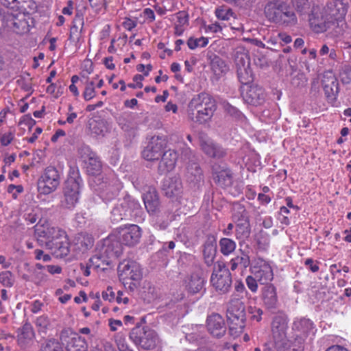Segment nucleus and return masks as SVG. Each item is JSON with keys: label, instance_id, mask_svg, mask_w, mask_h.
<instances>
[{"label": "nucleus", "instance_id": "obj_1", "mask_svg": "<svg viewBox=\"0 0 351 351\" xmlns=\"http://www.w3.org/2000/svg\"><path fill=\"white\" fill-rule=\"evenodd\" d=\"M217 104L213 97L206 93L195 95L187 106L189 119L198 124L209 122L215 110Z\"/></svg>", "mask_w": 351, "mask_h": 351}, {"label": "nucleus", "instance_id": "obj_2", "mask_svg": "<svg viewBox=\"0 0 351 351\" xmlns=\"http://www.w3.org/2000/svg\"><path fill=\"white\" fill-rule=\"evenodd\" d=\"M143 215V210L138 201L128 195L114 206L110 219L112 222L118 223L124 219H142Z\"/></svg>", "mask_w": 351, "mask_h": 351}, {"label": "nucleus", "instance_id": "obj_3", "mask_svg": "<svg viewBox=\"0 0 351 351\" xmlns=\"http://www.w3.org/2000/svg\"><path fill=\"white\" fill-rule=\"evenodd\" d=\"M226 316L231 334L235 335L241 334L245 326V307L244 303L234 295L229 302Z\"/></svg>", "mask_w": 351, "mask_h": 351}, {"label": "nucleus", "instance_id": "obj_4", "mask_svg": "<svg viewBox=\"0 0 351 351\" xmlns=\"http://www.w3.org/2000/svg\"><path fill=\"white\" fill-rule=\"evenodd\" d=\"M234 62L239 82L247 85L254 80V75L250 67L248 51L242 46L237 47L234 51Z\"/></svg>", "mask_w": 351, "mask_h": 351}, {"label": "nucleus", "instance_id": "obj_5", "mask_svg": "<svg viewBox=\"0 0 351 351\" xmlns=\"http://www.w3.org/2000/svg\"><path fill=\"white\" fill-rule=\"evenodd\" d=\"M130 339L135 345L146 350H153L160 343L158 334L148 327L134 328L130 332Z\"/></svg>", "mask_w": 351, "mask_h": 351}, {"label": "nucleus", "instance_id": "obj_6", "mask_svg": "<svg viewBox=\"0 0 351 351\" xmlns=\"http://www.w3.org/2000/svg\"><path fill=\"white\" fill-rule=\"evenodd\" d=\"M65 232L62 228L48 223H37L34 226V237L38 245L49 248L60 236Z\"/></svg>", "mask_w": 351, "mask_h": 351}, {"label": "nucleus", "instance_id": "obj_7", "mask_svg": "<svg viewBox=\"0 0 351 351\" xmlns=\"http://www.w3.org/2000/svg\"><path fill=\"white\" fill-rule=\"evenodd\" d=\"M119 279L125 288L134 291L138 286V282L142 278L141 269L135 262L121 263L119 267Z\"/></svg>", "mask_w": 351, "mask_h": 351}, {"label": "nucleus", "instance_id": "obj_8", "mask_svg": "<svg viewBox=\"0 0 351 351\" xmlns=\"http://www.w3.org/2000/svg\"><path fill=\"white\" fill-rule=\"evenodd\" d=\"M210 283L219 294H225L230 291L232 285L231 274L224 264L218 263L215 267Z\"/></svg>", "mask_w": 351, "mask_h": 351}, {"label": "nucleus", "instance_id": "obj_9", "mask_svg": "<svg viewBox=\"0 0 351 351\" xmlns=\"http://www.w3.org/2000/svg\"><path fill=\"white\" fill-rule=\"evenodd\" d=\"M80 191V178L69 177L64 183V196L61 200V206L66 209H73L79 200Z\"/></svg>", "mask_w": 351, "mask_h": 351}, {"label": "nucleus", "instance_id": "obj_10", "mask_svg": "<svg viewBox=\"0 0 351 351\" xmlns=\"http://www.w3.org/2000/svg\"><path fill=\"white\" fill-rule=\"evenodd\" d=\"M288 317L280 312L274 316L271 323L272 338L276 346L286 344L287 341Z\"/></svg>", "mask_w": 351, "mask_h": 351}, {"label": "nucleus", "instance_id": "obj_11", "mask_svg": "<svg viewBox=\"0 0 351 351\" xmlns=\"http://www.w3.org/2000/svg\"><path fill=\"white\" fill-rule=\"evenodd\" d=\"M60 182L58 171L53 167L45 169L38 182V190L41 193L49 194L54 191Z\"/></svg>", "mask_w": 351, "mask_h": 351}, {"label": "nucleus", "instance_id": "obj_12", "mask_svg": "<svg viewBox=\"0 0 351 351\" xmlns=\"http://www.w3.org/2000/svg\"><path fill=\"white\" fill-rule=\"evenodd\" d=\"M251 274L261 285H270L274 279V271L270 263L262 258L254 261L250 268Z\"/></svg>", "mask_w": 351, "mask_h": 351}, {"label": "nucleus", "instance_id": "obj_13", "mask_svg": "<svg viewBox=\"0 0 351 351\" xmlns=\"http://www.w3.org/2000/svg\"><path fill=\"white\" fill-rule=\"evenodd\" d=\"M206 280L203 271L199 267H195L191 274L186 276L184 280V286L188 293L196 294L204 291Z\"/></svg>", "mask_w": 351, "mask_h": 351}, {"label": "nucleus", "instance_id": "obj_14", "mask_svg": "<svg viewBox=\"0 0 351 351\" xmlns=\"http://www.w3.org/2000/svg\"><path fill=\"white\" fill-rule=\"evenodd\" d=\"M319 5L314 7L308 16V21L311 29L316 33L326 31L328 27L330 18Z\"/></svg>", "mask_w": 351, "mask_h": 351}, {"label": "nucleus", "instance_id": "obj_15", "mask_svg": "<svg viewBox=\"0 0 351 351\" xmlns=\"http://www.w3.org/2000/svg\"><path fill=\"white\" fill-rule=\"evenodd\" d=\"M322 85L327 100L333 103L336 101L339 93V82L334 73L328 71L323 73Z\"/></svg>", "mask_w": 351, "mask_h": 351}, {"label": "nucleus", "instance_id": "obj_16", "mask_svg": "<svg viewBox=\"0 0 351 351\" xmlns=\"http://www.w3.org/2000/svg\"><path fill=\"white\" fill-rule=\"evenodd\" d=\"M102 180L100 189L102 191V195L108 199H111L118 195L121 189V184L113 172H110L105 178H99Z\"/></svg>", "mask_w": 351, "mask_h": 351}, {"label": "nucleus", "instance_id": "obj_17", "mask_svg": "<svg viewBox=\"0 0 351 351\" xmlns=\"http://www.w3.org/2000/svg\"><path fill=\"white\" fill-rule=\"evenodd\" d=\"M199 141L200 147L207 156L215 159H221L226 156V149L211 138L202 136H200Z\"/></svg>", "mask_w": 351, "mask_h": 351}, {"label": "nucleus", "instance_id": "obj_18", "mask_svg": "<svg viewBox=\"0 0 351 351\" xmlns=\"http://www.w3.org/2000/svg\"><path fill=\"white\" fill-rule=\"evenodd\" d=\"M165 140L159 136H152L142 152L143 157L147 160H158L163 153Z\"/></svg>", "mask_w": 351, "mask_h": 351}, {"label": "nucleus", "instance_id": "obj_19", "mask_svg": "<svg viewBox=\"0 0 351 351\" xmlns=\"http://www.w3.org/2000/svg\"><path fill=\"white\" fill-rule=\"evenodd\" d=\"M36 334L32 324L27 322L16 330V342L22 349L31 347L35 341Z\"/></svg>", "mask_w": 351, "mask_h": 351}, {"label": "nucleus", "instance_id": "obj_20", "mask_svg": "<svg viewBox=\"0 0 351 351\" xmlns=\"http://www.w3.org/2000/svg\"><path fill=\"white\" fill-rule=\"evenodd\" d=\"M261 300L263 306L268 311H273L278 308L279 305L277 289L273 285H267L261 288Z\"/></svg>", "mask_w": 351, "mask_h": 351}, {"label": "nucleus", "instance_id": "obj_21", "mask_svg": "<svg viewBox=\"0 0 351 351\" xmlns=\"http://www.w3.org/2000/svg\"><path fill=\"white\" fill-rule=\"evenodd\" d=\"M241 95L245 103L253 106L262 104L265 99L263 88L257 85L247 86L243 88Z\"/></svg>", "mask_w": 351, "mask_h": 351}, {"label": "nucleus", "instance_id": "obj_22", "mask_svg": "<svg viewBox=\"0 0 351 351\" xmlns=\"http://www.w3.org/2000/svg\"><path fill=\"white\" fill-rule=\"evenodd\" d=\"M61 340L66 351H87L88 350L86 341L77 333L62 334Z\"/></svg>", "mask_w": 351, "mask_h": 351}, {"label": "nucleus", "instance_id": "obj_23", "mask_svg": "<svg viewBox=\"0 0 351 351\" xmlns=\"http://www.w3.org/2000/svg\"><path fill=\"white\" fill-rule=\"evenodd\" d=\"M119 238L124 245L133 246L141 237V230L137 225H130L119 232Z\"/></svg>", "mask_w": 351, "mask_h": 351}, {"label": "nucleus", "instance_id": "obj_24", "mask_svg": "<svg viewBox=\"0 0 351 351\" xmlns=\"http://www.w3.org/2000/svg\"><path fill=\"white\" fill-rule=\"evenodd\" d=\"M285 3L282 0H273L268 2L265 8L266 18L270 22L278 25L280 19H282V12L285 8Z\"/></svg>", "mask_w": 351, "mask_h": 351}, {"label": "nucleus", "instance_id": "obj_25", "mask_svg": "<svg viewBox=\"0 0 351 351\" xmlns=\"http://www.w3.org/2000/svg\"><path fill=\"white\" fill-rule=\"evenodd\" d=\"M162 188L165 195L169 197H177L182 193V184L178 176L166 178Z\"/></svg>", "mask_w": 351, "mask_h": 351}, {"label": "nucleus", "instance_id": "obj_26", "mask_svg": "<svg viewBox=\"0 0 351 351\" xmlns=\"http://www.w3.org/2000/svg\"><path fill=\"white\" fill-rule=\"evenodd\" d=\"M123 245L124 244L119 239V234H111L104 241V253L110 257L117 258L123 252Z\"/></svg>", "mask_w": 351, "mask_h": 351}, {"label": "nucleus", "instance_id": "obj_27", "mask_svg": "<svg viewBox=\"0 0 351 351\" xmlns=\"http://www.w3.org/2000/svg\"><path fill=\"white\" fill-rule=\"evenodd\" d=\"M207 328L210 333L216 337H221L226 332L225 322L219 314H213L207 318Z\"/></svg>", "mask_w": 351, "mask_h": 351}, {"label": "nucleus", "instance_id": "obj_28", "mask_svg": "<svg viewBox=\"0 0 351 351\" xmlns=\"http://www.w3.org/2000/svg\"><path fill=\"white\" fill-rule=\"evenodd\" d=\"M143 199L145 207L149 214H156L159 211L160 203L155 188L149 187L148 190L143 194Z\"/></svg>", "mask_w": 351, "mask_h": 351}, {"label": "nucleus", "instance_id": "obj_29", "mask_svg": "<svg viewBox=\"0 0 351 351\" xmlns=\"http://www.w3.org/2000/svg\"><path fill=\"white\" fill-rule=\"evenodd\" d=\"M48 250L57 258H63L66 256L70 252V243L66 232L63 237L60 236Z\"/></svg>", "mask_w": 351, "mask_h": 351}, {"label": "nucleus", "instance_id": "obj_30", "mask_svg": "<svg viewBox=\"0 0 351 351\" xmlns=\"http://www.w3.org/2000/svg\"><path fill=\"white\" fill-rule=\"evenodd\" d=\"M348 7L342 0H333L327 4L326 12H328L330 19L341 21L347 13Z\"/></svg>", "mask_w": 351, "mask_h": 351}, {"label": "nucleus", "instance_id": "obj_31", "mask_svg": "<svg viewBox=\"0 0 351 351\" xmlns=\"http://www.w3.org/2000/svg\"><path fill=\"white\" fill-rule=\"evenodd\" d=\"M177 159L178 154L173 149L163 152L158 165L159 173L162 174L173 170L176 166Z\"/></svg>", "mask_w": 351, "mask_h": 351}, {"label": "nucleus", "instance_id": "obj_32", "mask_svg": "<svg viewBox=\"0 0 351 351\" xmlns=\"http://www.w3.org/2000/svg\"><path fill=\"white\" fill-rule=\"evenodd\" d=\"M218 167H213V180L221 187H228L232 184V174L229 169H218Z\"/></svg>", "mask_w": 351, "mask_h": 351}, {"label": "nucleus", "instance_id": "obj_33", "mask_svg": "<svg viewBox=\"0 0 351 351\" xmlns=\"http://www.w3.org/2000/svg\"><path fill=\"white\" fill-rule=\"evenodd\" d=\"M291 4L295 13L300 16H309L314 7H317L313 0H291Z\"/></svg>", "mask_w": 351, "mask_h": 351}, {"label": "nucleus", "instance_id": "obj_34", "mask_svg": "<svg viewBox=\"0 0 351 351\" xmlns=\"http://www.w3.org/2000/svg\"><path fill=\"white\" fill-rule=\"evenodd\" d=\"M185 176L187 182L193 184H196L203 180L202 171L196 162L188 164Z\"/></svg>", "mask_w": 351, "mask_h": 351}, {"label": "nucleus", "instance_id": "obj_35", "mask_svg": "<svg viewBox=\"0 0 351 351\" xmlns=\"http://www.w3.org/2000/svg\"><path fill=\"white\" fill-rule=\"evenodd\" d=\"M281 18L282 19H280L278 25L286 27H294L298 22L295 12L291 9L287 2L282 10Z\"/></svg>", "mask_w": 351, "mask_h": 351}, {"label": "nucleus", "instance_id": "obj_36", "mask_svg": "<svg viewBox=\"0 0 351 351\" xmlns=\"http://www.w3.org/2000/svg\"><path fill=\"white\" fill-rule=\"evenodd\" d=\"M241 255L232 258L229 263L230 269L235 271L238 268L245 269L250 265V258L248 252L241 250Z\"/></svg>", "mask_w": 351, "mask_h": 351}, {"label": "nucleus", "instance_id": "obj_37", "mask_svg": "<svg viewBox=\"0 0 351 351\" xmlns=\"http://www.w3.org/2000/svg\"><path fill=\"white\" fill-rule=\"evenodd\" d=\"M293 328L304 336H308L311 333H314L313 323L310 319L306 318L295 321Z\"/></svg>", "mask_w": 351, "mask_h": 351}, {"label": "nucleus", "instance_id": "obj_38", "mask_svg": "<svg viewBox=\"0 0 351 351\" xmlns=\"http://www.w3.org/2000/svg\"><path fill=\"white\" fill-rule=\"evenodd\" d=\"M110 258L108 254H102L101 252H97L88 261L90 266H93L95 269H100L104 270L106 267L109 265Z\"/></svg>", "mask_w": 351, "mask_h": 351}, {"label": "nucleus", "instance_id": "obj_39", "mask_svg": "<svg viewBox=\"0 0 351 351\" xmlns=\"http://www.w3.org/2000/svg\"><path fill=\"white\" fill-rule=\"evenodd\" d=\"M90 130L95 136H104L108 132L106 122L104 120H93L90 123Z\"/></svg>", "mask_w": 351, "mask_h": 351}, {"label": "nucleus", "instance_id": "obj_40", "mask_svg": "<svg viewBox=\"0 0 351 351\" xmlns=\"http://www.w3.org/2000/svg\"><path fill=\"white\" fill-rule=\"evenodd\" d=\"M217 253L216 245L212 242L206 243L204 245L203 255L205 263L210 266L215 258Z\"/></svg>", "mask_w": 351, "mask_h": 351}, {"label": "nucleus", "instance_id": "obj_41", "mask_svg": "<svg viewBox=\"0 0 351 351\" xmlns=\"http://www.w3.org/2000/svg\"><path fill=\"white\" fill-rule=\"evenodd\" d=\"M219 251L223 256H229L234 252L236 243L229 238H221L219 241Z\"/></svg>", "mask_w": 351, "mask_h": 351}, {"label": "nucleus", "instance_id": "obj_42", "mask_svg": "<svg viewBox=\"0 0 351 351\" xmlns=\"http://www.w3.org/2000/svg\"><path fill=\"white\" fill-rule=\"evenodd\" d=\"M77 244L80 245L79 249L82 251H86L92 247L94 243V239L92 235L87 233L79 234L77 237Z\"/></svg>", "mask_w": 351, "mask_h": 351}, {"label": "nucleus", "instance_id": "obj_43", "mask_svg": "<svg viewBox=\"0 0 351 351\" xmlns=\"http://www.w3.org/2000/svg\"><path fill=\"white\" fill-rule=\"evenodd\" d=\"M85 162L87 163L86 169L89 174L95 176L99 173L101 169V162L96 154Z\"/></svg>", "mask_w": 351, "mask_h": 351}, {"label": "nucleus", "instance_id": "obj_44", "mask_svg": "<svg viewBox=\"0 0 351 351\" xmlns=\"http://www.w3.org/2000/svg\"><path fill=\"white\" fill-rule=\"evenodd\" d=\"M242 222L236 226V236L237 239H244L249 237L250 233V224L244 216L242 215Z\"/></svg>", "mask_w": 351, "mask_h": 351}, {"label": "nucleus", "instance_id": "obj_45", "mask_svg": "<svg viewBox=\"0 0 351 351\" xmlns=\"http://www.w3.org/2000/svg\"><path fill=\"white\" fill-rule=\"evenodd\" d=\"M211 68L215 75H220L228 71V67L226 62L219 58H215L211 62Z\"/></svg>", "mask_w": 351, "mask_h": 351}, {"label": "nucleus", "instance_id": "obj_46", "mask_svg": "<svg viewBox=\"0 0 351 351\" xmlns=\"http://www.w3.org/2000/svg\"><path fill=\"white\" fill-rule=\"evenodd\" d=\"M12 25L14 32H15L16 34H22L29 31V26L25 19H14L12 20Z\"/></svg>", "mask_w": 351, "mask_h": 351}, {"label": "nucleus", "instance_id": "obj_47", "mask_svg": "<svg viewBox=\"0 0 351 351\" xmlns=\"http://www.w3.org/2000/svg\"><path fill=\"white\" fill-rule=\"evenodd\" d=\"M45 267L40 263L36 265V269L34 272V282L37 285L47 281V276L45 273Z\"/></svg>", "mask_w": 351, "mask_h": 351}, {"label": "nucleus", "instance_id": "obj_48", "mask_svg": "<svg viewBox=\"0 0 351 351\" xmlns=\"http://www.w3.org/2000/svg\"><path fill=\"white\" fill-rule=\"evenodd\" d=\"M35 325L39 333H46L50 326V320L46 315H41L36 318Z\"/></svg>", "mask_w": 351, "mask_h": 351}, {"label": "nucleus", "instance_id": "obj_49", "mask_svg": "<svg viewBox=\"0 0 351 351\" xmlns=\"http://www.w3.org/2000/svg\"><path fill=\"white\" fill-rule=\"evenodd\" d=\"M215 15L220 20L228 21L231 17H233L234 12L231 8L223 5L216 9Z\"/></svg>", "mask_w": 351, "mask_h": 351}, {"label": "nucleus", "instance_id": "obj_50", "mask_svg": "<svg viewBox=\"0 0 351 351\" xmlns=\"http://www.w3.org/2000/svg\"><path fill=\"white\" fill-rule=\"evenodd\" d=\"M40 351H64L62 345L56 340L52 339L46 341L42 344Z\"/></svg>", "mask_w": 351, "mask_h": 351}, {"label": "nucleus", "instance_id": "obj_51", "mask_svg": "<svg viewBox=\"0 0 351 351\" xmlns=\"http://www.w3.org/2000/svg\"><path fill=\"white\" fill-rule=\"evenodd\" d=\"M95 82L93 80L89 81L87 80L85 83V89L83 93L84 99L86 101H89L96 95V92L95 90Z\"/></svg>", "mask_w": 351, "mask_h": 351}, {"label": "nucleus", "instance_id": "obj_52", "mask_svg": "<svg viewBox=\"0 0 351 351\" xmlns=\"http://www.w3.org/2000/svg\"><path fill=\"white\" fill-rule=\"evenodd\" d=\"M14 282L13 274L10 271L0 272V283L6 287H11Z\"/></svg>", "mask_w": 351, "mask_h": 351}, {"label": "nucleus", "instance_id": "obj_53", "mask_svg": "<svg viewBox=\"0 0 351 351\" xmlns=\"http://www.w3.org/2000/svg\"><path fill=\"white\" fill-rule=\"evenodd\" d=\"M208 43V39L205 37H201L199 38H193V37H191L187 40V45L189 49L193 50L195 48L200 47H206Z\"/></svg>", "mask_w": 351, "mask_h": 351}, {"label": "nucleus", "instance_id": "obj_54", "mask_svg": "<svg viewBox=\"0 0 351 351\" xmlns=\"http://www.w3.org/2000/svg\"><path fill=\"white\" fill-rule=\"evenodd\" d=\"M78 153L84 161H86L89 158H92L95 155V154L91 150L90 147L85 144L80 145L78 147Z\"/></svg>", "mask_w": 351, "mask_h": 351}, {"label": "nucleus", "instance_id": "obj_55", "mask_svg": "<svg viewBox=\"0 0 351 351\" xmlns=\"http://www.w3.org/2000/svg\"><path fill=\"white\" fill-rule=\"evenodd\" d=\"M245 294L247 295V292L243 282L237 280L234 284V293L232 295L231 298L234 295L235 298L241 300Z\"/></svg>", "mask_w": 351, "mask_h": 351}, {"label": "nucleus", "instance_id": "obj_56", "mask_svg": "<svg viewBox=\"0 0 351 351\" xmlns=\"http://www.w3.org/2000/svg\"><path fill=\"white\" fill-rule=\"evenodd\" d=\"M222 105L225 111L232 117L236 119H240L242 117L243 114L241 111L228 101H223Z\"/></svg>", "mask_w": 351, "mask_h": 351}, {"label": "nucleus", "instance_id": "obj_57", "mask_svg": "<svg viewBox=\"0 0 351 351\" xmlns=\"http://www.w3.org/2000/svg\"><path fill=\"white\" fill-rule=\"evenodd\" d=\"M245 283L249 289V290L253 293H256L258 289V280H257L253 274H251V275H249L245 278Z\"/></svg>", "mask_w": 351, "mask_h": 351}, {"label": "nucleus", "instance_id": "obj_58", "mask_svg": "<svg viewBox=\"0 0 351 351\" xmlns=\"http://www.w3.org/2000/svg\"><path fill=\"white\" fill-rule=\"evenodd\" d=\"M340 77L343 84H348L351 82V67L344 66L340 72Z\"/></svg>", "mask_w": 351, "mask_h": 351}, {"label": "nucleus", "instance_id": "obj_59", "mask_svg": "<svg viewBox=\"0 0 351 351\" xmlns=\"http://www.w3.org/2000/svg\"><path fill=\"white\" fill-rule=\"evenodd\" d=\"M177 18V23L176 25H180L184 26L188 24L189 22V16L188 14L183 11L178 12L176 14Z\"/></svg>", "mask_w": 351, "mask_h": 351}, {"label": "nucleus", "instance_id": "obj_60", "mask_svg": "<svg viewBox=\"0 0 351 351\" xmlns=\"http://www.w3.org/2000/svg\"><path fill=\"white\" fill-rule=\"evenodd\" d=\"M35 124V120L29 114L24 115L19 121V125H27L29 129H31Z\"/></svg>", "mask_w": 351, "mask_h": 351}, {"label": "nucleus", "instance_id": "obj_61", "mask_svg": "<svg viewBox=\"0 0 351 351\" xmlns=\"http://www.w3.org/2000/svg\"><path fill=\"white\" fill-rule=\"evenodd\" d=\"M102 298L104 300L108 302L114 301L117 297L111 287H108L106 291L102 292Z\"/></svg>", "mask_w": 351, "mask_h": 351}, {"label": "nucleus", "instance_id": "obj_62", "mask_svg": "<svg viewBox=\"0 0 351 351\" xmlns=\"http://www.w3.org/2000/svg\"><path fill=\"white\" fill-rule=\"evenodd\" d=\"M182 155L184 157V160H189V163L195 162V156L189 147H184L182 152Z\"/></svg>", "mask_w": 351, "mask_h": 351}, {"label": "nucleus", "instance_id": "obj_63", "mask_svg": "<svg viewBox=\"0 0 351 351\" xmlns=\"http://www.w3.org/2000/svg\"><path fill=\"white\" fill-rule=\"evenodd\" d=\"M304 265L308 267V269L311 270L312 272L315 273L319 271V265L318 262L314 261L312 258H307L304 261Z\"/></svg>", "mask_w": 351, "mask_h": 351}, {"label": "nucleus", "instance_id": "obj_64", "mask_svg": "<svg viewBox=\"0 0 351 351\" xmlns=\"http://www.w3.org/2000/svg\"><path fill=\"white\" fill-rule=\"evenodd\" d=\"M249 311H250V313L251 314H252V318L254 320H256V322H260L261 320L262 315L263 313V311L261 308H256V307H254V308L251 307Z\"/></svg>", "mask_w": 351, "mask_h": 351}]
</instances>
